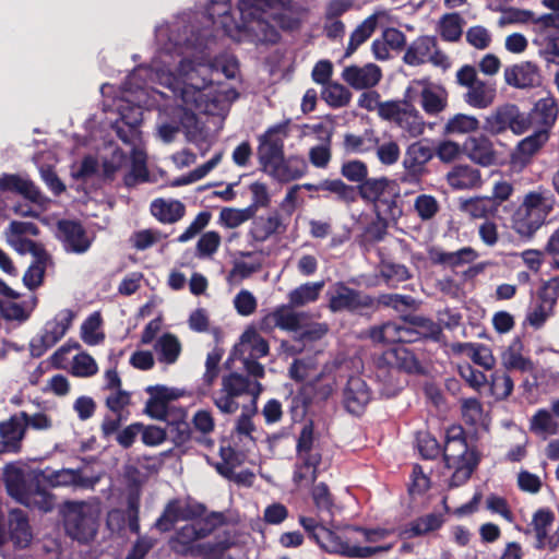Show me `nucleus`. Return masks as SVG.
Here are the masks:
<instances>
[{"label": "nucleus", "instance_id": "nucleus-1", "mask_svg": "<svg viewBox=\"0 0 559 559\" xmlns=\"http://www.w3.org/2000/svg\"><path fill=\"white\" fill-rule=\"evenodd\" d=\"M188 26L181 22L171 26L162 25L156 29L160 51L151 67L141 66L129 75L120 98L122 102L129 105L144 102L142 96L147 92L143 84L150 78L167 88V92H158L164 99H180L185 105H201L205 103L203 97L207 96L203 91L213 82V79H207L209 74L222 73L227 79L236 78L239 69L234 56L225 53L212 62H203L201 48L206 34L195 36L191 32L188 37Z\"/></svg>", "mask_w": 559, "mask_h": 559}, {"label": "nucleus", "instance_id": "nucleus-2", "mask_svg": "<svg viewBox=\"0 0 559 559\" xmlns=\"http://www.w3.org/2000/svg\"><path fill=\"white\" fill-rule=\"evenodd\" d=\"M230 0H209L206 13L213 24L219 25L224 34L236 41L273 44L278 39L275 25L293 29L298 20L289 0H240L239 21L230 12Z\"/></svg>", "mask_w": 559, "mask_h": 559}, {"label": "nucleus", "instance_id": "nucleus-3", "mask_svg": "<svg viewBox=\"0 0 559 559\" xmlns=\"http://www.w3.org/2000/svg\"><path fill=\"white\" fill-rule=\"evenodd\" d=\"M299 524L304 527L310 539L330 554H337L347 558L367 559L378 554L388 552L393 548V544L380 546L352 545V537L326 528L313 518L300 516Z\"/></svg>", "mask_w": 559, "mask_h": 559}, {"label": "nucleus", "instance_id": "nucleus-4", "mask_svg": "<svg viewBox=\"0 0 559 559\" xmlns=\"http://www.w3.org/2000/svg\"><path fill=\"white\" fill-rule=\"evenodd\" d=\"M360 198L373 205L376 215L396 224L403 215L401 187L395 180L386 177L371 178L358 185Z\"/></svg>", "mask_w": 559, "mask_h": 559}, {"label": "nucleus", "instance_id": "nucleus-5", "mask_svg": "<svg viewBox=\"0 0 559 559\" xmlns=\"http://www.w3.org/2000/svg\"><path fill=\"white\" fill-rule=\"evenodd\" d=\"M552 109L558 107H532L527 114L520 112L519 107H497L496 110L486 117L484 130L492 135L511 130L520 135L533 129L535 124H549V117Z\"/></svg>", "mask_w": 559, "mask_h": 559}, {"label": "nucleus", "instance_id": "nucleus-6", "mask_svg": "<svg viewBox=\"0 0 559 559\" xmlns=\"http://www.w3.org/2000/svg\"><path fill=\"white\" fill-rule=\"evenodd\" d=\"M551 210V195L545 191H531L514 211L511 227L521 238L530 240L544 225Z\"/></svg>", "mask_w": 559, "mask_h": 559}, {"label": "nucleus", "instance_id": "nucleus-7", "mask_svg": "<svg viewBox=\"0 0 559 559\" xmlns=\"http://www.w3.org/2000/svg\"><path fill=\"white\" fill-rule=\"evenodd\" d=\"M4 485L8 495L22 504L33 502L45 512L53 509V495L41 485L38 474L27 481L22 468L9 466L4 471Z\"/></svg>", "mask_w": 559, "mask_h": 559}, {"label": "nucleus", "instance_id": "nucleus-8", "mask_svg": "<svg viewBox=\"0 0 559 559\" xmlns=\"http://www.w3.org/2000/svg\"><path fill=\"white\" fill-rule=\"evenodd\" d=\"M262 392V384L258 380L251 381L247 376L231 371L222 378V388L213 397L214 405L223 414H234L239 408L237 397L242 395L252 396V405Z\"/></svg>", "mask_w": 559, "mask_h": 559}, {"label": "nucleus", "instance_id": "nucleus-9", "mask_svg": "<svg viewBox=\"0 0 559 559\" xmlns=\"http://www.w3.org/2000/svg\"><path fill=\"white\" fill-rule=\"evenodd\" d=\"M63 526L69 537L85 544L95 538L98 531V520L88 503L70 501L63 508Z\"/></svg>", "mask_w": 559, "mask_h": 559}, {"label": "nucleus", "instance_id": "nucleus-10", "mask_svg": "<svg viewBox=\"0 0 559 559\" xmlns=\"http://www.w3.org/2000/svg\"><path fill=\"white\" fill-rule=\"evenodd\" d=\"M328 308L333 313L349 312L368 316V308L373 307L372 296L362 290L352 288L344 282H336L326 293Z\"/></svg>", "mask_w": 559, "mask_h": 559}, {"label": "nucleus", "instance_id": "nucleus-11", "mask_svg": "<svg viewBox=\"0 0 559 559\" xmlns=\"http://www.w3.org/2000/svg\"><path fill=\"white\" fill-rule=\"evenodd\" d=\"M435 150L427 142L420 140L409 144L404 153V173L401 180L406 183H418L429 170L428 163L433 158Z\"/></svg>", "mask_w": 559, "mask_h": 559}, {"label": "nucleus", "instance_id": "nucleus-12", "mask_svg": "<svg viewBox=\"0 0 559 559\" xmlns=\"http://www.w3.org/2000/svg\"><path fill=\"white\" fill-rule=\"evenodd\" d=\"M403 60L405 63L416 67L431 62L436 67L447 69L450 60L445 53L437 48V40L431 36H420L406 49Z\"/></svg>", "mask_w": 559, "mask_h": 559}, {"label": "nucleus", "instance_id": "nucleus-13", "mask_svg": "<svg viewBox=\"0 0 559 559\" xmlns=\"http://www.w3.org/2000/svg\"><path fill=\"white\" fill-rule=\"evenodd\" d=\"M549 117V124L538 123L533 134L522 139L514 151L511 153V162L514 165L526 166L531 163L533 156L546 144L549 139V128L555 122L557 110L552 109Z\"/></svg>", "mask_w": 559, "mask_h": 559}, {"label": "nucleus", "instance_id": "nucleus-14", "mask_svg": "<svg viewBox=\"0 0 559 559\" xmlns=\"http://www.w3.org/2000/svg\"><path fill=\"white\" fill-rule=\"evenodd\" d=\"M384 367H388V372L392 370L404 371L409 374L424 372L415 353L405 345H396L383 352L378 359V368L381 371Z\"/></svg>", "mask_w": 559, "mask_h": 559}, {"label": "nucleus", "instance_id": "nucleus-15", "mask_svg": "<svg viewBox=\"0 0 559 559\" xmlns=\"http://www.w3.org/2000/svg\"><path fill=\"white\" fill-rule=\"evenodd\" d=\"M4 535L3 546L9 542L16 549L27 548L33 540V531L27 514L21 509H13L9 512L7 528L2 523Z\"/></svg>", "mask_w": 559, "mask_h": 559}, {"label": "nucleus", "instance_id": "nucleus-16", "mask_svg": "<svg viewBox=\"0 0 559 559\" xmlns=\"http://www.w3.org/2000/svg\"><path fill=\"white\" fill-rule=\"evenodd\" d=\"M480 455L476 449H469L462 426H452L447 430L445 444L442 449L445 465L469 462V455Z\"/></svg>", "mask_w": 559, "mask_h": 559}, {"label": "nucleus", "instance_id": "nucleus-17", "mask_svg": "<svg viewBox=\"0 0 559 559\" xmlns=\"http://www.w3.org/2000/svg\"><path fill=\"white\" fill-rule=\"evenodd\" d=\"M151 109L152 107H145ZM163 109L164 112H168L171 109V114L177 116L180 121V126L185 131L186 138L189 142L200 146L201 143L205 142L209 135L205 122L202 117L192 110V107H157Z\"/></svg>", "mask_w": 559, "mask_h": 559}, {"label": "nucleus", "instance_id": "nucleus-18", "mask_svg": "<svg viewBox=\"0 0 559 559\" xmlns=\"http://www.w3.org/2000/svg\"><path fill=\"white\" fill-rule=\"evenodd\" d=\"M447 99V91L441 85L425 80H415L409 83L404 102L406 105L416 103L420 105H443Z\"/></svg>", "mask_w": 559, "mask_h": 559}, {"label": "nucleus", "instance_id": "nucleus-19", "mask_svg": "<svg viewBox=\"0 0 559 559\" xmlns=\"http://www.w3.org/2000/svg\"><path fill=\"white\" fill-rule=\"evenodd\" d=\"M427 257L432 265L450 267L456 273V269L472 264L479 253L472 247H463L456 251H445L440 246H430L427 248Z\"/></svg>", "mask_w": 559, "mask_h": 559}, {"label": "nucleus", "instance_id": "nucleus-20", "mask_svg": "<svg viewBox=\"0 0 559 559\" xmlns=\"http://www.w3.org/2000/svg\"><path fill=\"white\" fill-rule=\"evenodd\" d=\"M25 418L26 412L22 411L0 423V453H19L21 451L22 440L26 432Z\"/></svg>", "mask_w": 559, "mask_h": 559}, {"label": "nucleus", "instance_id": "nucleus-21", "mask_svg": "<svg viewBox=\"0 0 559 559\" xmlns=\"http://www.w3.org/2000/svg\"><path fill=\"white\" fill-rule=\"evenodd\" d=\"M371 399L372 393L367 382L360 377H349L343 390L345 409L352 415L360 416Z\"/></svg>", "mask_w": 559, "mask_h": 559}, {"label": "nucleus", "instance_id": "nucleus-22", "mask_svg": "<svg viewBox=\"0 0 559 559\" xmlns=\"http://www.w3.org/2000/svg\"><path fill=\"white\" fill-rule=\"evenodd\" d=\"M284 156V140L278 134V129H269L261 138L258 146V157L262 170L269 174L271 169L281 163Z\"/></svg>", "mask_w": 559, "mask_h": 559}, {"label": "nucleus", "instance_id": "nucleus-23", "mask_svg": "<svg viewBox=\"0 0 559 559\" xmlns=\"http://www.w3.org/2000/svg\"><path fill=\"white\" fill-rule=\"evenodd\" d=\"M58 237L67 251L84 253L91 247V240L83 225L78 221L60 219L57 223Z\"/></svg>", "mask_w": 559, "mask_h": 559}, {"label": "nucleus", "instance_id": "nucleus-24", "mask_svg": "<svg viewBox=\"0 0 559 559\" xmlns=\"http://www.w3.org/2000/svg\"><path fill=\"white\" fill-rule=\"evenodd\" d=\"M145 391L150 394V399L145 403L144 412L151 418L159 420L166 419L169 402L180 396L177 390L163 384L150 385Z\"/></svg>", "mask_w": 559, "mask_h": 559}, {"label": "nucleus", "instance_id": "nucleus-25", "mask_svg": "<svg viewBox=\"0 0 559 559\" xmlns=\"http://www.w3.org/2000/svg\"><path fill=\"white\" fill-rule=\"evenodd\" d=\"M504 82L516 88L533 87L540 83V70L532 61L509 66L503 70Z\"/></svg>", "mask_w": 559, "mask_h": 559}, {"label": "nucleus", "instance_id": "nucleus-26", "mask_svg": "<svg viewBox=\"0 0 559 559\" xmlns=\"http://www.w3.org/2000/svg\"><path fill=\"white\" fill-rule=\"evenodd\" d=\"M224 515L219 512H212L201 523L186 524L176 532V540L189 546L195 540L210 535L218 525L223 524Z\"/></svg>", "mask_w": 559, "mask_h": 559}, {"label": "nucleus", "instance_id": "nucleus-27", "mask_svg": "<svg viewBox=\"0 0 559 559\" xmlns=\"http://www.w3.org/2000/svg\"><path fill=\"white\" fill-rule=\"evenodd\" d=\"M343 80L356 90L369 88L378 84L382 78L381 69L367 63L364 67H346L342 73Z\"/></svg>", "mask_w": 559, "mask_h": 559}, {"label": "nucleus", "instance_id": "nucleus-28", "mask_svg": "<svg viewBox=\"0 0 559 559\" xmlns=\"http://www.w3.org/2000/svg\"><path fill=\"white\" fill-rule=\"evenodd\" d=\"M369 110L378 109L379 115L394 118L399 124L413 135L424 131V121L415 107H366Z\"/></svg>", "mask_w": 559, "mask_h": 559}, {"label": "nucleus", "instance_id": "nucleus-29", "mask_svg": "<svg viewBox=\"0 0 559 559\" xmlns=\"http://www.w3.org/2000/svg\"><path fill=\"white\" fill-rule=\"evenodd\" d=\"M463 152L475 163L481 166H491L497 156L493 145L486 136H469L463 144Z\"/></svg>", "mask_w": 559, "mask_h": 559}, {"label": "nucleus", "instance_id": "nucleus-30", "mask_svg": "<svg viewBox=\"0 0 559 559\" xmlns=\"http://www.w3.org/2000/svg\"><path fill=\"white\" fill-rule=\"evenodd\" d=\"M445 522L442 513H428L407 523L401 532V537L411 539L439 531Z\"/></svg>", "mask_w": 559, "mask_h": 559}, {"label": "nucleus", "instance_id": "nucleus-31", "mask_svg": "<svg viewBox=\"0 0 559 559\" xmlns=\"http://www.w3.org/2000/svg\"><path fill=\"white\" fill-rule=\"evenodd\" d=\"M371 336L378 341L399 343L397 345L420 341L416 326L397 325L395 323H386L380 329H374Z\"/></svg>", "mask_w": 559, "mask_h": 559}, {"label": "nucleus", "instance_id": "nucleus-32", "mask_svg": "<svg viewBox=\"0 0 559 559\" xmlns=\"http://www.w3.org/2000/svg\"><path fill=\"white\" fill-rule=\"evenodd\" d=\"M286 229L287 224L283 222L282 215L274 211L267 217L255 218L249 234L254 241L264 242L275 234H284Z\"/></svg>", "mask_w": 559, "mask_h": 559}, {"label": "nucleus", "instance_id": "nucleus-33", "mask_svg": "<svg viewBox=\"0 0 559 559\" xmlns=\"http://www.w3.org/2000/svg\"><path fill=\"white\" fill-rule=\"evenodd\" d=\"M308 169V165L304 157L289 156L281 158L271 171L267 174L280 182H289L301 178Z\"/></svg>", "mask_w": 559, "mask_h": 559}, {"label": "nucleus", "instance_id": "nucleus-34", "mask_svg": "<svg viewBox=\"0 0 559 559\" xmlns=\"http://www.w3.org/2000/svg\"><path fill=\"white\" fill-rule=\"evenodd\" d=\"M38 476L43 486L48 485L49 487H83L86 485V479L83 477L81 469L62 468L59 471H49L46 468L40 471Z\"/></svg>", "mask_w": 559, "mask_h": 559}, {"label": "nucleus", "instance_id": "nucleus-35", "mask_svg": "<svg viewBox=\"0 0 559 559\" xmlns=\"http://www.w3.org/2000/svg\"><path fill=\"white\" fill-rule=\"evenodd\" d=\"M447 182L455 190L473 189L481 185V175L479 169L460 164L447 174Z\"/></svg>", "mask_w": 559, "mask_h": 559}, {"label": "nucleus", "instance_id": "nucleus-36", "mask_svg": "<svg viewBox=\"0 0 559 559\" xmlns=\"http://www.w3.org/2000/svg\"><path fill=\"white\" fill-rule=\"evenodd\" d=\"M454 354L466 355L472 361L486 370H491L496 365V359L491 349L479 343H454L451 345Z\"/></svg>", "mask_w": 559, "mask_h": 559}, {"label": "nucleus", "instance_id": "nucleus-37", "mask_svg": "<svg viewBox=\"0 0 559 559\" xmlns=\"http://www.w3.org/2000/svg\"><path fill=\"white\" fill-rule=\"evenodd\" d=\"M403 319L408 325L416 326L420 341H432L440 344L447 343L441 325L432 319L419 314H408Z\"/></svg>", "mask_w": 559, "mask_h": 559}, {"label": "nucleus", "instance_id": "nucleus-38", "mask_svg": "<svg viewBox=\"0 0 559 559\" xmlns=\"http://www.w3.org/2000/svg\"><path fill=\"white\" fill-rule=\"evenodd\" d=\"M269 350L267 341L253 328H249L242 333L239 345L235 347V352H239L241 355L248 353L250 358H262L269 354Z\"/></svg>", "mask_w": 559, "mask_h": 559}, {"label": "nucleus", "instance_id": "nucleus-39", "mask_svg": "<svg viewBox=\"0 0 559 559\" xmlns=\"http://www.w3.org/2000/svg\"><path fill=\"white\" fill-rule=\"evenodd\" d=\"M386 17L388 13L385 11H377L358 25L350 35L346 56H350L362 43H365L372 35L378 23L386 20Z\"/></svg>", "mask_w": 559, "mask_h": 559}, {"label": "nucleus", "instance_id": "nucleus-40", "mask_svg": "<svg viewBox=\"0 0 559 559\" xmlns=\"http://www.w3.org/2000/svg\"><path fill=\"white\" fill-rule=\"evenodd\" d=\"M151 213L160 223L173 224L183 217L186 207L183 203L178 200L165 201L163 199H156L151 203Z\"/></svg>", "mask_w": 559, "mask_h": 559}, {"label": "nucleus", "instance_id": "nucleus-41", "mask_svg": "<svg viewBox=\"0 0 559 559\" xmlns=\"http://www.w3.org/2000/svg\"><path fill=\"white\" fill-rule=\"evenodd\" d=\"M308 190L316 191H328L336 194L338 201L345 203H353L357 200L358 187L355 188L353 186L346 185L341 179H325L319 182L317 186L306 185Z\"/></svg>", "mask_w": 559, "mask_h": 559}, {"label": "nucleus", "instance_id": "nucleus-42", "mask_svg": "<svg viewBox=\"0 0 559 559\" xmlns=\"http://www.w3.org/2000/svg\"><path fill=\"white\" fill-rule=\"evenodd\" d=\"M459 209L472 218H487L496 216L498 213L493 206V201L489 200L488 197L460 199Z\"/></svg>", "mask_w": 559, "mask_h": 559}, {"label": "nucleus", "instance_id": "nucleus-43", "mask_svg": "<svg viewBox=\"0 0 559 559\" xmlns=\"http://www.w3.org/2000/svg\"><path fill=\"white\" fill-rule=\"evenodd\" d=\"M295 464L293 481L296 486H308L314 484L318 478V467L322 460L319 457H297Z\"/></svg>", "mask_w": 559, "mask_h": 559}, {"label": "nucleus", "instance_id": "nucleus-44", "mask_svg": "<svg viewBox=\"0 0 559 559\" xmlns=\"http://www.w3.org/2000/svg\"><path fill=\"white\" fill-rule=\"evenodd\" d=\"M314 427L313 423L310 420L305 424L300 430V433L297 438L296 443V456L297 457H319L322 460V454L320 449H318L314 444Z\"/></svg>", "mask_w": 559, "mask_h": 559}, {"label": "nucleus", "instance_id": "nucleus-45", "mask_svg": "<svg viewBox=\"0 0 559 559\" xmlns=\"http://www.w3.org/2000/svg\"><path fill=\"white\" fill-rule=\"evenodd\" d=\"M150 173L146 165V155L142 151L133 150L131 157V168L123 177L126 187H134L140 182L148 181Z\"/></svg>", "mask_w": 559, "mask_h": 559}, {"label": "nucleus", "instance_id": "nucleus-46", "mask_svg": "<svg viewBox=\"0 0 559 559\" xmlns=\"http://www.w3.org/2000/svg\"><path fill=\"white\" fill-rule=\"evenodd\" d=\"M155 348L158 360L168 365L175 364L181 353V344L178 337L171 333L163 334L158 338Z\"/></svg>", "mask_w": 559, "mask_h": 559}, {"label": "nucleus", "instance_id": "nucleus-47", "mask_svg": "<svg viewBox=\"0 0 559 559\" xmlns=\"http://www.w3.org/2000/svg\"><path fill=\"white\" fill-rule=\"evenodd\" d=\"M323 286L324 283L322 281L316 283H306L298 286L297 288L293 289L288 295L290 306L301 307L309 302L317 301Z\"/></svg>", "mask_w": 559, "mask_h": 559}, {"label": "nucleus", "instance_id": "nucleus-48", "mask_svg": "<svg viewBox=\"0 0 559 559\" xmlns=\"http://www.w3.org/2000/svg\"><path fill=\"white\" fill-rule=\"evenodd\" d=\"M219 457L222 462L216 463L215 469L223 477L233 475V471L245 461V455L231 445H222L219 448Z\"/></svg>", "mask_w": 559, "mask_h": 559}, {"label": "nucleus", "instance_id": "nucleus-49", "mask_svg": "<svg viewBox=\"0 0 559 559\" xmlns=\"http://www.w3.org/2000/svg\"><path fill=\"white\" fill-rule=\"evenodd\" d=\"M180 520H182L181 502L179 499H171L155 521L154 527L162 533L170 532Z\"/></svg>", "mask_w": 559, "mask_h": 559}, {"label": "nucleus", "instance_id": "nucleus-50", "mask_svg": "<svg viewBox=\"0 0 559 559\" xmlns=\"http://www.w3.org/2000/svg\"><path fill=\"white\" fill-rule=\"evenodd\" d=\"M328 331L325 323L308 322L306 318L300 320L299 329L294 331V340L305 345L321 340Z\"/></svg>", "mask_w": 559, "mask_h": 559}, {"label": "nucleus", "instance_id": "nucleus-51", "mask_svg": "<svg viewBox=\"0 0 559 559\" xmlns=\"http://www.w3.org/2000/svg\"><path fill=\"white\" fill-rule=\"evenodd\" d=\"M480 462V455H469V462L445 465L448 468H454V472L450 478L449 485L452 488L460 487L468 481L472 474L477 468Z\"/></svg>", "mask_w": 559, "mask_h": 559}, {"label": "nucleus", "instance_id": "nucleus-52", "mask_svg": "<svg viewBox=\"0 0 559 559\" xmlns=\"http://www.w3.org/2000/svg\"><path fill=\"white\" fill-rule=\"evenodd\" d=\"M74 312L71 309H63L43 326L58 342L67 334L72 325Z\"/></svg>", "mask_w": 559, "mask_h": 559}, {"label": "nucleus", "instance_id": "nucleus-53", "mask_svg": "<svg viewBox=\"0 0 559 559\" xmlns=\"http://www.w3.org/2000/svg\"><path fill=\"white\" fill-rule=\"evenodd\" d=\"M496 85L489 81L479 80L466 93V100L476 105H488L493 102L496 97Z\"/></svg>", "mask_w": 559, "mask_h": 559}, {"label": "nucleus", "instance_id": "nucleus-54", "mask_svg": "<svg viewBox=\"0 0 559 559\" xmlns=\"http://www.w3.org/2000/svg\"><path fill=\"white\" fill-rule=\"evenodd\" d=\"M102 325V317L99 312L90 314L81 325V337L87 345L94 346L105 340L103 332H97Z\"/></svg>", "mask_w": 559, "mask_h": 559}, {"label": "nucleus", "instance_id": "nucleus-55", "mask_svg": "<svg viewBox=\"0 0 559 559\" xmlns=\"http://www.w3.org/2000/svg\"><path fill=\"white\" fill-rule=\"evenodd\" d=\"M380 275L389 286L405 282L412 277L406 265L388 261L380 263Z\"/></svg>", "mask_w": 559, "mask_h": 559}, {"label": "nucleus", "instance_id": "nucleus-56", "mask_svg": "<svg viewBox=\"0 0 559 559\" xmlns=\"http://www.w3.org/2000/svg\"><path fill=\"white\" fill-rule=\"evenodd\" d=\"M414 210L423 222H428L439 213L440 204L433 195L424 193L416 197Z\"/></svg>", "mask_w": 559, "mask_h": 559}, {"label": "nucleus", "instance_id": "nucleus-57", "mask_svg": "<svg viewBox=\"0 0 559 559\" xmlns=\"http://www.w3.org/2000/svg\"><path fill=\"white\" fill-rule=\"evenodd\" d=\"M293 306L282 305L275 308L277 313L278 328L284 331L293 332L299 329L300 320L306 319L302 312H295Z\"/></svg>", "mask_w": 559, "mask_h": 559}, {"label": "nucleus", "instance_id": "nucleus-58", "mask_svg": "<svg viewBox=\"0 0 559 559\" xmlns=\"http://www.w3.org/2000/svg\"><path fill=\"white\" fill-rule=\"evenodd\" d=\"M253 217L252 210L248 207H223L219 213V223L226 228H236Z\"/></svg>", "mask_w": 559, "mask_h": 559}, {"label": "nucleus", "instance_id": "nucleus-59", "mask_svg": "<svg viewBox=\"0 0 559 559\" xmlns=\"http://www.w3.org/2000/svg\"><path fill=\"white\" fill-rule=\"evenodd\" d=\"M559 298V276L544 281L537 290L538 302L554 310Z\"/></svg>", "mask_w": 559, "mask_h": 559}, {"label": "nucleus", "instance_id": "nucleus-60", "mask_svg": "<svg viewBox=\"0 0 559 559\" xmlns=\"http://www.w3.org/2000/svg\"><path fill=\"white\" fill-rule=\"evenodd\" d=\"M502 364L509 370L528 371L532 368V361L521 353V346H509L502 354Z\"/></svg>", "mask_w": 559, "mask_h": 559}, {"label": "nucleus", "instance_id": "nucleus-61", "mask_svg": "<svg viewBox=\"0 0 559 559\" xmlns=\"http://www.w3.org/2000/svg\"><path fill=\"white\" fill-rule=\"evenodd\" d=\"M128 160L127 154L120 150L116 148L109 158H105L102 163V173L100 178L104 181H112L116 173L126 164Z\"/></svg>", "mask_w": 559, "mask_h": 559}, {"label": "nucleus", "instance_id": "nucleus-62", "mask_svg": "<svg viewBox=\"0 0 559 559\" xmlns=\"http://www.w3.org/2000/svg\"><path fill=\"white\" fill-rule=\"evenodd\" d=\"M376 143L377 140H373L368 132L364 135L346 133L343 145L347 153H366L372 150Z\"/></svg>", "mask_w": 559, "mask_h": 559}, {"label": "nucleus", "instance_id": "nucleus-63", "mask_svg": "<svg viewBox=\"0 0 559 559\" xmlns=\"http://www.w3.org/2000/svg\"><path fill=\"white\" fill-rule=\"evenodd\" d=\"M390 223L392 222L376 215V217L364 228L365 240L369 243L382 241L388 235Z\"/></svg>", "mask_w": 559, "mask_h": 559}, {"label": "nucleus", "instance_id": "nucleus-64", "mask_svg": "<svg viewBox=\"0 0 559 559\" xmlns=\"http://www.w3.org/2000/svg\"><path fill=\"white\" fill-rule=\"evenodd\" d=\"M439 31L443 39L448 41H455L462 35L461 17L455 14L444 15L439 23Z\"/></svg>", "mask_w": 559, "mask_h": 559}]
</instances>
